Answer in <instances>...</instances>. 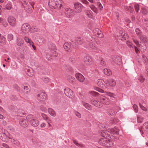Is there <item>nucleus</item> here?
Returning <instances> with one entry per match:
<instances>
[{"label":"nucleus","mask_w":148,"mask_h":148,"mask_svg":"<svg viewBox=\"0 0 148 148\" xmlns=\"http://www.w3.org/2000/svg\"><path fill=\"white\" fill-rule=\"evenodd\" d=\"M62 3L61 0H49V5L52 8L60 9L62 6Z\"/></svg>","instance_id":"f257e3e1"},{"label":"nucleus","mask_w":148,"mask_h":148,"mask_svg":"<svg viewBox=\"0 0 148 148\" xmlns=\"http://www.w3.org/2000/svg\"><path fill=\"white\" fill-rule=\"evenodd\" d=\"M34 116L32 115H28L27 117V119L30 123L34 127H36L39 125L38 120L34 119Z\"/></svg>","instance_id":"f03ea898"},{"label":"nucleus","mask_w":148,"mask_h":148,"mask_svg":"<svg viewBox=\"0 0 148 148\" xmlns=\"http://www.w3.org/2000/svg\"><path fill=\"white\" fill-rule=\"evenodd\" d=\"M31 27L30 25L27 23L23 24L21 27V31L24 34H26L30 31Z\"/></svg>","instance_id":"7ed1b4c3"},{"label":"nucleus","mask_w":148,"mask_h":148,"mask_svg":"<svg viewBox=\"0 0 148 148\" xmlns=\"http://www.w3.org/2000/svg\"><path fill=\"white\" fill-rule=\"evenodd\" d=\"M64 93L66 95L70 98H73L74 97V94L71 90L67 88L64 89Z\"/></svg>","instance_id":"20e7f679"},{"label":"nucleus","mask_w":148,"mask_h":148,"mask_svg":"<svg viewBox=\"0 0 148 148\" xmlns=\"http://www.w3.org/2000/svg\"><path fill=\"white\" fill-rule=\"evenodd\" d=\"M100 101L103 104L108 105L110 104L112 100H110L109 99L104 96H101L100 97Z\"/></svg>","instance_id":"39448f33"},{"label":"nucleus","mask_w":148,"mask_h":148,"mask_svg":"<svg viewBox=\"0 0 148 148\" xmlns=\"http://www.w3.org/2000/svg\"><path fill=\"white\" fill-rule=\"evenodd\" d=\"M8 21L9 24L12 26H14L16 23V19L12 16L9 17L8 19Z\"/></svg>","instance_id":"423d86ee"},{"label":"nucleus","mask_w":148,"mask_h":148,"mask_svg":"<svg viewBox=\"0 0 148 148\" xmlns=\"http://www.w3.org/2000/svg\"><path fill=\"white\" fill-rule=\"evenodd\" d=\"M73 10L70 8H66L65 10V14L68 18H70L73 16Z\"/></svg>","instance_id":"0eeeda50"},{"label":"nucleus","mask_w":148,"mask_h":148,"mask_svg":"<svg viewBox=\"0 0 148 148\" xmlns=\"http://www.w3.org/2000/svg\"><path fill=\"white\" fill-rule=\"evenodd\" d=\"M37 99L39 101H44L46 99V94L42 92L39 93L38 95Z\"/></svg>","instance_id":"6e6552de"},{"label":"nucleus","mask_w":148,"mask_h":148,"mask_svg":"<svg viewBox=\"0 0 148 148\" xmlns=\"http://www.w3.org/2000/svg\"><path fill=\"white\" fill-rule=\"evenodd\" d=\"M2 132L3 133L0 134V138L2 140L5 141L7 138V134L8 132L4 129H2Z\"/></svg>","instance_id":"1a4fd4ad"},{"label":"nucleus","mask_w":148,"mask_h":148,"mask_svg":"<svg viewBox=\"0 0 148 148\" xmlns=\"http://www.w3.org/2000/svg\"><path fill=\"white\" fill-rule=\"evenodd\" d=\"M97 83L98 85L101 87L103 88H106L107 87L105 82L102 79H98L97 82Z\"/></svg>","instance_id":"9d476101"},{"label":"nucleus","mask_w":148,"mask_h":148,"mask_svg":"<svg viewBox=\"0 0 148 148\" xmlns=\"http://www.w3.org/2000/svg\"><path fill=\"white\" fill-rule=\"evenodd\" d=\"M19 124L21 126L23 127H26L28 125V121L25 119H21L19 121Z\"/></svg>","instance_id":"9b49d317"},{"label":"nucleus","mask_w":148,"mask_h":148,"mask_svg":"<svg viewBox=\"0 0 148 148\" xmlns=\"http://www.w3.org/2000/svg\"><path fill=\"white\" fill-rule=\"evenodd\" d=\"M82 5L80 3H75V11L77 13L80 12L82 10Z\"/></svg>","instance_id":"f8f14e48"},{"label":"nucleus","mask_w":148,"mask_h":148,"mask_svg":"<svg viewBox=\"0 0 148 148\" xmlns=\"http://www.w3.org/2000/svg\"><path fill=\"white\" fill-rule=\"evenodd\" d=\"M75 76L78 80L81 82H83L84 80V77L80 73H76L75 75Z\"/></svg>","instance_id":"ddd939ff"},{"label":"nucleus","mask_w":148,"mask_h":148,"mask_svg":"<svg viewBox=\"0 0 148 148\" xmlns=\"http://www.w3.org/2000/svg\"><path fill=\"white\" fill-rule=\"evenodd\" d=\"M84 60L85 64L88 66H89L92 63L91 58L88 56L84 57Z\"/></svg>","instance_id":"4468645a"},{"label":"nucleus","mask_w":148,"mask_h":148,"mask_svg":"<svg viewBox=\"0 0 148 148\" xmlns=\"http://www.w3.org/2000/svg\"><path fill=\"white\" fill-rule=\"evenodd\" d=\"M50 53L51 54L52 56L54 57H57L58 55V53L56 51V46L54 45L52 48H50Z\"/></svg>","instance_id":"2eb2a0df"},{"label":"nucleus","mask_w":148,"mask_h":148,"mask_svg":"<svg viewBox=\"0 0 148 148\" xmlns=\"http://www.w3.org/2000/svg\"><path fill=\"white\" fill-rule=\"evenodd\" d=\"M91 103L97 107H101L102 106V104L101 103L95 100H91Z\"/></svg>","instance_id":"dca6fc26"},{"label":"nucleus","mask_w":148,"mask_h":148,"mask_svg":"<svg viewBox=\"0 0 148 148\" xmlns=\"http://www.w3.org/2000/svg\"><path fill=\"white\" fill-rule=\"evenodd\" d=\"M98 143L99 144L102 145L106 146V144L108 143L107 138H102L99 140Z\"/></svg>","instance_id":"f3484780"},{"label":"nucleus","mask_w":148,"mask_h":148,"mask_svg":"<svg viewBox=\"0 0 148 148\" xmlns=\"http://www.w3.org/2000/svg\"><path fill=\"white\" fill-rule=\"evenodd\" d=\"M133 40L134 42L137 46L138 47H140L141 49H143V51H144L146 49L145 47H144L143 46H142L140 47L141 45L139 44V41L137 39L133 38Z\"/></svg>","instance_id":"a211bd4d"},{"label":"nucleus","mask_w":148,"mask_h":148,"mask_svg":"<svg viewBox=\"0 0 148 148\" xmlns=\"http://www.w3.org/2000/svg\"><path fill=\"white\" fill-rule=\"evenodd\" d=\"M148 130V122H146L144 123L143 126L141 130H140V132L141 131L143 133H144L143 132L147 131Z\"/></svg>","instance_id":"6ab92c4d"},{"label":"nucleus","mask_w":148,"mask_h":148,"mask_svg":"<svg viewBox=\"0 0 148 148\" xmlns=\"http://www.w3.org/2000/svg\"><path fill=\"white\" fill-rule=\"evenodd\" d=\"M107 82L110 86L112 87L115 86L116 84L115 80L112 79H108Z\"/></svg>","instance_id":"aec40b11"},{"label":"nucleus","mask_w":148,"mask_h":148,"mask_svg":"<svg viewBox=\"0 0 148 148\" xmlns=\"http://www.w3.org/2000/svg\"><path fill=\"white\" fill-rule=\"evenodd\" d=\"M63 47L64 49L66 51H69L71 48L70 43L68 42H65L64 45Z\"/></svg>","instance_id":"412c9836"},{"label":"nucleus","mask_w":148,"mask_h":148,"mask_svg":"<svg viewBox=\"0 0 148 148\" xmlns=\"http://www.w3.org/2000/svg\"><path fill=\"white\" fill-rule=\"evenodd\" d=\"M95 31L97 32H95V35L97 36L99 38H101L103 37V35L100 30L98 29L97 28L95 29Z\"/></svg>","instance_id":"4be33fe9"},{"label":"nucleus","mask_w":148,"mask_h":148,"mask_svg":"<svg viewBox=\"0 0 148 148\" xmlns=\"http://www.w3.org/2000/svg\"><path fill=\"white\" fill-rule=\"evenodd\" d=\"M88 48L90 49L93 51H95L97 49V47L95 44L92 42L90 43Z\"/></svg>","instance_id":"5701e85b"},{"label":"nucleus","mask_w":148,"mask_h":148,"mask_svg":"<svg viewBox=\"0 0 148 148\" xmlns=\"http://www.w3.org/2000/svg\"><path fill=\"white\" fill-rule=\"evenodd\" d=\"M48 112L49 114L55 117L56 115V114L55 111L51 108H49L48 109Z\"/></svg>","instance_id":"b1692460"},{"label":"nucleus","mask_w":148,"mask_h":148,"mask_svg":"<svg viewBox=\"0 0 148 148\" xmlns=\"http://www.w3.org/2000/svg\"><path fill=\"white\" fill-rule=\"evenodd\" d=\"M6 42V39L4 37L1 36L0 34V45L2 46L4 45Z\"/></svg>","instance_id":"393cba45"},{"label":"nucleus","mask_w":148,"mask_h":148,"mask_svg":"<svg viewBox=\"0 0 148 148\" xmlns=\"http://www.w3.org/2000/svg\"><path fill=\"white\" fill-rule=\"evenodd\" d=\"M26 71L27 75L29 76L32 77L34 75V72L33 70L32 69H26Z\"/></svg>","instance_id":"a878e982"},{"label":"nucleus","mask_w":148,"mask_h":148,"mask_svg":"<svg viewBox=\"0 0 148 148\" xmlns=\"http://www.w3.org/2000/svg\"><path fill=\"white\" fill-rule=\"evenodd\" d=\"M82 103L83 106L88 110H90L92 109L91 106L88 103H85L83 101H82Z\"/></svg>","instance_id":"bb28decb"},{"label":"nucleus","mask_w":148,"mask_h":148,"mask_svg":"<svg viewBox=\"0 0 148 148\" xmlns=\"http://www.w3.org/2000/svg\"><path fill=\"white\" fill-rule=\"evenodd\" d=\"M110 132L113 134H119V130L117 129L116 127H115L114 128H111L110 130Z\"/></svg>","instance_id":"cd10ccee"},{"label":"nucleus","mask_w":148,"mask_h":148,"mask_svg":"<svg viewBox=\"0 0 148 148\" xmlns=\"http://www.w3.org/2000/svg\"><path fill=\"white\" fill-rule=\"evenodd\" d=\"M67 80L71 84H73L74 83L75 78L71 76H68L67 77Z\"/></svg>","instance_id":"c85d7f7f"},{"label":"nucleus","mask_w":148,"mask_h":148,"mask_svg":"<svg viewBox=\"0 0 148 148\" xmlns=\"http://www.w3.org/2000/svg\"><path fill=\"white\" fill-rule=\"evenodd\" d=\"M121 40L124 41L128 38L127 34L125 33H122L121 35Z\"/></svg>","instance_id":"c756f323"},{"label":"nucleus","mask_w":148,"mask_h":148,"mask_svg":"<svg viewBox=\"0 0 148 148\" xmlns=\"http://www.w3.org/2000/svg\"><path fill=\"white\" fill-rule=\"evenodd\" d=\"M73 141L74 143L78 147L82 148H85V145L79 143L77 141L75 140H73Z\"/></svg>","instance_id":"7c9ffc66"},{"label":"nucleus","mask_w":148,"mask_h":148,"mask_svg":"<svg viewBox=\"0 0 148 148\" xmlns=\"http://www.w3.org/2000/svg\"><path fill=\"white\" fill-rule=\"evenodd\" d=\"M73 141L74 143L78 147L82 148H85V145L79 143L77 141L75 140H73Z\"/></svg>","instance_id":"2f4dec72"},{"label":"nucleus","mask_w":148,"mask_h":148,"mask_svg":"<svg viewBox=\"0 0 148 148\" xmlns=\"http://www.w3.org/2000/svg\"><path fill=\"white\" fill-rule=\"evenodd\" d=\"M107 140L108 143L106 144V146L109 147H112L113 145V141L109 138H107Z\"/></svg>","instance_id":"473e14b6"},{"label":"nucleus","mask_w":148,"mask_h":148,"mask_svg":"<svg viewBox=\"0 0 148 148\" xmlns=\"http://www.w3.org/2000/svg\"><path fill=\"white\" fill-rule=\"evenodd\" d=\"M104 73L107 75H110L112 74V72L111 71L108 69H105L103 70Z\"/></svg>","instance_id":"72a5a7b5"},{"label":"nucleus","mask_w":148,"mask_h":148,"mask_svg":"<svg viewBox=\"0 0 148 148\" xmlns=\"http://www.w3.org/2000/svg\"><path fill=\"white\" fill-rule=\"evenodd\" d=\"M25 94H28L29 92V87L28 86H24L23 88Z\"/></svg>","instance_id":"f704fd0d"},{"label":"nucleus","mask_w":148,"mask_h":148,"mask_svg":"<svg viewBox=\"0 0 148 148\" xmlns=\"http://www.w3.org/2000/svg\"><path fill=\"white\" fill-rule=\"evenodd\" d=\"M140 38L141 41L143 42H147V38L145 36L141 35L140 36Z\"/></svg>","instance_id":"c9c22d12"},{"label":"nucleus","mask_w":148,"mask_h":148,"mask_svg":"<svg viewBox=\"0 0 148 148\" xmlns=\"http://www.w3.org/2000/svg\"><path fill=\"white\" fill-rule=\"evenodd\" d=\"M91 9L95 13L97 14L98 10L97 8L93 5L89 6Z\"/></svg>","instance_id":"e433bc0d"},{"label":"nucleus","mask_w":148,"mask_h":148,"mask_svg":"<svg viewBox=\"0 0 148 148\" xmlns=\"http://www.w3.org/2000/svg\"><path fill=\"white\" fill-rule=\"evenodd\" d=\"M144 120V118L142 116L138 115L137 116V121L138 123H141Z\"/></svg>","instance_id":"4c0bfd02"},{"label":"nucleus","mask_w":148,"mask_h":148,"mask_svg":"<svg viewBox=\"0 0 148 148\" xmlns=\"http://www.w3.org/2000/svg\"><path fill=\"white\" fill-rule=\"evenodd\" d=\"M24 42V41L22 39L19 38L17 40V45L18 46H21L23 44Z\"/></svg>","instance_id":"58836bf2"},{"label":"nucleus","mask_w":148,"mask_h":148,"mask_svg":"<svg viewBox=\"0 0 148 148\" xmlns=\"http://www.w3.org/2000/svg\"><path fill=\"white\" fill-rule=\"evenodd\" d=\"M141 12L144 15L147 14L148 13L147 10L144 7H142L141 9Z\"/></svg>","instance_id":"ea45409f"},{"label":"nucleus","mask_w":148,"mask_h":148,"mask_svg":"<svg viewBox=\"0 0 148 148\" xmlns=\"http://www.w3.org/2000/svg\"><path fill=\"white\" fill-rule=\"evenodd\" d=\"M41 116L44 119L47 121H50V119L45 114L42 113Z\"/></svg>","instance_id":"a19ab883"},{"label":"nucleus","mask_w":148,"mask_h":148,"mask_svg":"<svg viewBox=\"0 0 148 148\" xmlns=\"http://www.w3.org/2000/svg\"><path fill=\"white\" fill-rule=\"evenodd\" d=\"M136 32L137 35L139 37L142 35L141 32L138 28H137L136 29Z\"/></svg>","instance_id":"79ce46f5"},{"label":"nucleus","mask_w":148,"mask_h":148,"mask_svg":"<svg viewBox=\"0 0 148 148\" xmlns=\"http://www.w3.org/2000/svg\"><path fill=\"white\" fill-rule=\"evenodd\" d=\"M107 95L111 97H112L114 98H115V95L110 92H108L107 93Z\"/></svg>","instance_id":"37998d69"},{"label":"nucleus","mask_w":148,"mask_h":148,"mask_svg":"<svg viewBox=\"0 0 148 148\" xmlns=\"http://www.w3.org/2000/svg\"><path fill=\"white\" fill-rule=\"evenodd\" d=\"M108 133V131H102L101 132L100 134L102 136L104 137V138H106V134Z\"/></svg>","instance_id":"c03bdc74"},{"label":"nucleus","mask_w":148,"mask_h":148,"mask_svg":"<svg viewBox=\"0 0 148 148\" xmlns=\"http://www.w3.org/2000/svg\"><path fill=\"white\" fill-rule=\"evenodd\" d=\"M12 5L10 2H8L6 5V9L8 10H10L11 9Z\"/></svg>","instance_id":"a18cd8bd"},{"label":"nucleus","mask_w":148,"mask_h":148,"mask_svg":"<svg viewBox=\"0 0 148 148\" xmlns=\"http://www.w3.org/2000/svg\"><path fill=\"white\" fill-rule=\"evenodd\" d=\"M97 5L98 6L99 10H101L103 9V6L99 2H98L97 3Z\"/></svg>","instance_id":"49530a36"},{"label":"nucleus","mask_w":148,"mask_h":148,"mask_svg":"<svg viewBox=\"0 0 148 148\" xmlns=\"http://www.w3.org/2000/svg\"><path fill=\"white\" fill-rule=\"evenodd\" d=\"M89 93L91 95L94 96H95L96 95H97L98 94L97 92L93 91H90L89 92Z\"/></svg>","instance_id":"de8ad7c7"},{"label":"nucleus","mask_w":148,"mask_h":148,"mask_svg":"<svg viewBox=\"0 0 148 148\" xmlns=\"http://www.w3.org/2000/svg\"><path fill=\"white\" fill-rule=\"evenodd\" d=\"M138 80L140 82L143 83L145 79L143 77V76L140 75L138 78Z\"/></svg>","instance_id":"09e8293b"},{"label":"nucleus","mask_w":148,"mask_h":148,"mask_svg":"<svg viewBox=\"0 0 148 148\" xmlns=\"http://www.w3.org/2000/svg\"><path fill=\"white\" fill-rule=\"evenodd\" d=\"M25 8L26 9V10L28 13H30L32 12V10L30 7H27Z\"/></svg>","instance_id":"8fccbe9b"},{"label":"nucleus","mask_w":148,"mask_h":148,"mask_svg":"<svg viewBox=\"0 0 148 148\" xmlns=\"http://www.w3.org/2000/svg\"><path fill=\"white\" fill-rule=\"evenodd\" d=\"M139 106L140 107V108H141V109L143 110V111H147V108H145V107H144L142 105H141L140 103L139 104Z\"/></svg>","instance_id":"3c124183"},{"label":"nucleus","mask_w":148,"mask_h":148,"mask_svg":"<svg viewBox=\"0 0 148 148\" xmlns=\"http://www.w3.org/2000/svg\"><path fill=\"white\" fill-rule=\"evenodd\" d=\"M133 108L134 109L135 112L136 113H137L138 110V107L137 105L136 104H134L133 106Z\"/></svg>","instance_id":"603ef678"},{"label":"nucleus","mask_w":148,"mask_h":148,"mask_svg":"<svg viewBox=\"0 0 148 148\" xmlns=\"http://www.w3.org/2000/svg\"><path fill=\"white\" fill-rule=\"evenodd\" d=\"M13 38V35L11 34H9L8 36V40H12Z\"/></svg>","instance_id":"864d4df0"},{"label":"nucleus","mask_w":148,"mask_h":148,"mask_svg":"<svg viewBox=\"0 0 148 148\" xmlns=\"http://www.w3.org/2000/svg\"><path fill=\"white\" fill-rule=\"evenodd\" d=\"M100 64L103 66H105L106 65V62L103 59L101 60L100 61Z\"/></svg>","instance_id":"5fc2aeb1"},{"label":"nucleus","mask_w":148,"mask_h":148,"mask_svg":"<svg viewBox=\"0 0 148 148\" xmlns=\"http://www.w3.org/2000/svg\"><path fill=\"white\" fill-rule=\"evenodd\" d=\"M30 64L32 66H35L37 64L35 60H32L30 62Z\"/></svg>","instance_id":"6e6d98bb"},{"label":"nucleus","mask_w":148,"mask_h":148,"mask_svg":"<svg viewBox=\"0 0 148 148\" xmlns=\"http://www.w3.org/2000/svg\"><path fill=\"white\" fill-rule=\"evenodd\" d=\"M75 114L78 118H81V114L77 111L75 112Z\"/></svg>","instance_id":"4d7b16f0"},{"label":"nucleus","mask_w":148,"mask_h":148,"mask_svg":"<svg viewBox=\"0 0 148 148\" xmlns=\"http://www.w3.org/2000/svg\"><path fill=\"white\" fill-rule=\"evenodd\" d=\"M40 109L43 112H45L46 111L47 109V108L44 106H42L40 107Z\"/></svg>","instance_id":"13d9d810"},{"label":"nucleus","mask_w":148,"mask_h":148,"mask_svg":"<svg viewBox=\"0 0 148 148\" xmlns=\"http://www.w3.org/2000/svg\"><path fill=\"white\" fill-rule=\"evenodd\" d=\"M135 9L137 12H138L139 9V5L138 4H136L134 5Z\"/></svg>","instance_id":"bf43d9fd"},{"label":"nucleus","mask_w":148,"mask_h":148,"mask_svg":"<svg viewBox=\"0 0 148 148\" xmlns=\"http://www.w3.org/2000/svg\"><path fill=\"white\" fill-rule=\"evenodd\" d=\"M42 80L46 83L47 82L49 81V79L47 77H43L42 78Z\"/></svg>","instance_id":"052dcab7"},{"label":"nucleus","mask_w":148,"mask_h":148,"mask_svg":"<svg viewBox=\"0 0 148 148\" xmlns=\"http://www.w3.org/2000/svg\"><path fill=\"white\" fill-rule=\"evenodd\" d=\"M12 142L14 143L17 145H18L19 144V142L18 141L15 140L14 139H13L12 141Z\"/></svg>","instance_id":"680f3d73"},{"label":"nucleus","mask_w":148,"mask_h":148,"mask_svg":"<svg viewBox=\"0 0 148 148\" xmlns=\"http://www.w3.org/2000/svg\"><path fill=\"white\" fill-rule=\"evenodd\" d=\"M127 44L128 46L130 47H131L132 46V43L130 41H127Z\"/></svg>","instance_id":"e2e57ef3"},{"label":"nucleus","mask_w":148,"mask_h":148,"mask_svg":"<svg viewBox=\"0 0 148 148\" xmlns=\"http://www.w3.org/2000/svg\"><path fill=\"white\" fill-rule=\"evenodd\" d=\"M82 2L83 3L86 5H88L89 3L86 0H82Z\"/></svg>","instance_id":"0e129e2a"},{"label":"nucleus","mask_w":148,"mask_h":148,"mask_svg":"<svg viewBox=\"0 0 148 148\" xmlns=\"http://www.w3.org/2000/svg\"><path fill=\"white\" fill-rule=\"evenodd\" d=\"M119 121L117 119L116 120V119H114L112 120V121H111L110 123H116L117 122H118Z\"/></svg>","instance_id":"69168bd1"},{"label":"nucleus","mask_w":148,"mask_h":148,"mask_svg":"<svg viewBox=\"0 0 148 148\" xmlns=\"http://www.w3.org/2000/svg\"><path fill=\"white\" fill-rule=\"evenodd\" d=\"M24 39L25 42L27 43L30 39L27 37L25 36L24 38Z\"/></svg>","instance_id":"338daca9"},{"label":"nucleus","mask_w":148,"mask_h":148,"mask_svg":"<svg viewBox=\"0 0 148 148\" xmlns=\"http://www.w3.org/2000/svg\"><path fill=\"white\" fill-rule=\"evenodd\" d=\"M2 145L3 147H5L6 148H10L9 146L6 144H3Z\"/></svg>","instance_id":"774afa93"}]
</instances>
